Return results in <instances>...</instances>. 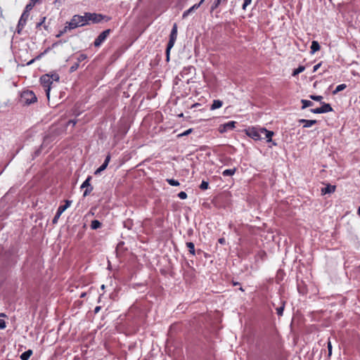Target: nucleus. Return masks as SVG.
I'll use <instances>...</instances> for the list:
<instances>
[{
  "mask_svg": "<svg viewBox=\"0 0 360 360\" xmlns=\"http://www.w3.org/2000/svg\"><path fill=\"white\" fill-rule=\"evenodd\" d=\"M88 25L87 18L84 15H75L69 22H68V27L69 30H73L78 27H82Z\"/></svg>",
  "mask_w": 360,
  "mask_h": 360,
  "instance_id": "1",
  "label": "nucleus"
},
{
  "mask_svg": "<svg viewBox=\"0 0 360 360\" xmlns=\"http://www.w3.org/2000/svg\"><path fill=\"white\" fill-rule=\"evenodd\" d=\"M60 129L53 127L51 128L48 133L44 136V140L41 148H43L44 146H46L51 142L53 141L60 134Z\"/></svg>",
  "mask_w": 360,
  "mask_h": 360,
  "instance_id": "2",
  "label": "nucleus"
},
{
  "mask_svg": "<svg viewBox=\"0 0 360 360\" xmlns=\"http://www.w3.org/2000/svg\"><path fill=\"white\" fill-rule=\"evenodd\" d=\"M4 257L7 265H14L18 260V250L16 248L12 247L5 252Z\"/></svg>",
  "mask_w": 360,
  "mask_h": 360,
  "instance_id": "3",
  "label": "nucleus"
},
{
  "mask_svg": "<svg viewBox=\"0 0 360 360\" xmlns=\"http://www.w3.org/2000/svg\"><path fill=\"white\" fill-rule=\"evenodd\" d=\"M85 18H87V22L91 21L93 23H99L103 20H105L106 22L110 20V18L103 15L101 13H85Z\"/></svg>",
  "mask_w": 360,
  "mask_h": 360,
  "instance_id": "4",
  "label": "nucleus"
},
{
  "mask_svg": "<svg viewBox=\"0 0 360 360\" xmlns=\"http://www.w3.org/2000/svg\"><path fill=\"white\" fill-rule=\"evenodd\" d=\"M21 102L26 105H30L37 101V98L34 93L30 90L22 91L20 96Z\"/></svg>",
  "mask_w": 360,
  "mask_h": 360,
  "instance_id": "5",
  "label": "nucleus"
},
{
  "mask_svg": "<svg viewBox=\"0 0 360 360\" xmlns=\"http://www.w3.org/2000/svg\"><path fill=\"white\" fill-rule=\"evenodd\" d=\"M40 82L44 88V91L46 92L47 98H49L51 85L52 84V81L51 80L50 75L46 74L44 75H42L40 77Z\"/></svg>",
  "mask_w": 360,
  "mask_h": 360,
  "instance_id": "6",
  "label": "nucleus"
},
{
  "mask_svg": "<svg viewBox=\"0 0 360 360\" xmlns=\"http://www.w3.org/2000/svg\"><path fill=\"white\" fill-rule=\"evenodd\" d=\"M112 32L110 29H107L103 31L95 39L94 41V46L95 47H99L106 40L110 34Z\"/></svg>",
  "mask_w": 360,
  "mask_h": 360,
  "instance_id": "7",
  "label": "nucleus"
},
{
  "mask_svg": "<svg viewBox=\"0 0 360 360\" xmlns=\"http://www.w3.org/2000/svg\"><path fill=\"white\" fill-rule=\"evenodd\" d=\"M261 131V128L252 127L246 130V134L255 141L262 140L263 137L262 136Z\"/></svg>",
  "mask_w": 360,
  "mask_h": 360,
  "instance_id": "8",
  "label": "nucleus"
},
{
  "mask_svg": "<svg viewBox=\"0 0 360 360\" xmlns=\"http://www.w3.org/2000/svg\"><path fill=\"white\" fill-rule=\"evenodd\" d=\"M29 15L30 13H27V11H23V13H22L16 27V32L18 34H20L21 33L22 29L26 25Z\"/></svg>",
  "mask_w": 360,
  "mask_h": 360,
  "instance_id": "9",
  "label": "nucleus"
},
{
  "mask_svg": "<svg viewBox=\"0 0 360 360\" xmlns=\"http://www.w3.org/2000/svg\"><path fill=\"white\" fill-rule=\"evenodd\" d=\"M91 176H88L86 180L81 185V188H85L83 193V197L88 196L93 191L94 187L91 185L90 181L91 180Z\"/></svg>",
  "mask_w": 360,
  "mask_h": 360,
  "instance_id": "10",
  "label": "nucleus"
},
{
  "mask_svg": "<svg viewBox=\"0 0 360 360\" xmlns=\"http://www.w3.org/2000/svg\"><path fill=\"white\" fill-rule=\"evenodd\" d=\"M262 134H264L263 139H266V142H272L273 145L276 146V143L272 141V136L274 133L272 131L267 130L266 128H261Z\"/></svg>",
  "mask_w": 360,
  "mask_h": 360,
  "instance_id": "11",
  "label": "nucleus"
},
{
  "mask_svg": "<svg viewBox=\"0 0 360 360\" xmlns=\"http://www.w3.org/2000/svg\"><path fill=\"white\" fill-rule=\"evenodd\" d=\"M110 160V155H108L105 157V159L103 163L95 171L94 174L98 175L101 172L104 171L107 168Z\"/></svg>",
  "mask_w": 360,
  "mask_h": 360,
  "instance_id": "12",
  "label": "nucleus"
},
{
  "mask_svg": "<svg viewBox=\"0 0 360 360\" xmlns=\"http://www.w3.org/2000/svg\"><path fill=\"white\" fill-rule=\"evenodd\" d=\"M336 188L335 186H332L330 184H327L326 187L321 188V194H330L335 192Z\"/></svg>",
  "mask_w": 360,
  "mask_h": 360,
  "instance_id": "13",
  "label": "nucleus"
},
{
  "mask_svg": "<svg viewBox=\"0 0 360 360\" xmlns=\"http://www.w3.org/2000/svg\"><path fill=\"white\" fill-rule=\"evenodd\" d=\"M236 122L234 121H230L227 123L224 124L223 125H221L223 129H221V131L224 132L233 129L236 127Z\"/></svg>",
  "mask_w": 360,
  "mask_h": 360,
  "instance_id": "14",
  "label": "nucleus"
},
{
  "mask_svg": "<svg viewBox=\"0 0 360 360\" xmlns=\"http://www.w3.org/2000/svg\"><path fill=\"white\" fill-rule=\"evenodd\" d=\"M300 123H303L304 128H308L311 127L312 125L315 124L317 121L316 120H305V119H300L298 121Z\"/></svg>",
  "mask_w": 360,
  "mask_h": 360,
  "instance_id": "15",
  "label": "nucleus"
},
{
  "mask_svg": "<svg viewBox=\"0 0 360 360\" xmlns=\"http://www.w3.org/2000/svg\"><path fill=\"white\" fill-rule=\"evenodd\" d=\"M200 7V4H194L188 10L185 11L182 14V18H186L191 13L194 12Z\"/></svg>",
  "mask_w": 360,
  "mask_h": 360,
  "instance_id": "16",
  "label": "nucleus"
},
{
  "mask_svg": "<svg viewBox=\"0 0 360 360\" xmlns=\"http://www.w3.org/2000/svg\"><path fill=\"white\" fill-rule=\"evenodd\" d=\"M175 41H176V40H172L171 39H169V40L167 43V48H166V60L167 62L169 60L170 50L174 46Z\"/></svg>",
  "mask_w": 360,
  "mask_h": 360,
  "instance_id": "17",
  "label": "nucleus"
},
{
  "mask_svg": "<svg viewBox=\"0 0 360 360\" xmlns=\"http://www.w3.org/2000/svg\"><path fill=\"white\" fill-rule=\"evenodd\" d=\"M72 201L70 200H65V205H60L57 210L58 212L63 214L72 204Z\"/></svg>",
  "mask_w": 360,
  "mask_h": 360,
  "instance_id": "18",
  "label": "nucleus"
},
{
  "mask_svg": "<svg viewBox=\"0 0 360 360\" xmlns=\"http://www.w3.org/2000/svg\"><path fill=\"white\" fill-rule=\"evenodd\" d=\"M51 48L48 47L46 48L43 52L39 53L38 56H37L34 58L32 59L30 61H29L27 65H31L32 64L35 60L41 59L45 54H46L49 51Z\"/></svg>",
  "mask_w": 360,
  "mask_h": 360,
  "instance_id": "19",
  "label": "nucleus"
},
{
  "mask_svg": "<svg viewBox=\"0 0 360 360\" xmlns=\"http://www.w3.org/2000/svg\"><path fill=\"white\" fill-rule=\"evenodd\" d=\"M321 103V106L320 108H321V113H326V112L333 111V108L329 103H326L324 102Z\"/></svg>",
  "mask_w": 360,
  "mask_h": 360,
  "instance_id": "20",
  "label": "nucleus"
},
{
  "mask_svg": "<svg viewBox=\"0 0 360 360\" xmlns=\"http://www.w3.org/2000/svg\"><path fill=\"white\" fill-rule=\"evenodd\" d=\"M176 37H177V25L176 23H174L172 27L170 35H169V39H171L172 40H176Z\"/></svg>",
  "mask_w": 360,
  "mask_h": 360,
  "instance_id": "21",
  "label": "nucleus"
},
{
  "mask_svg": "<svg viewBox=\"0 0 360 360\" xmlns=\"http://www.w3.org/2000/svg\"><path fill=\"white\" fill-rule=\"evenodd\" d=\"M321 46L318 41H313L311 45V53L314 54L320 49Z\"/></svg>",
  "mask_w": 360,
  "mask_h": 360,
  "instance_id": "22",
  "label": "nucleus"
},
{
  "mask_svg": "<svg viewBox=\"0 0 360 360\" xmlns=\"http://www.w3.org/2000/svg\"><path fill=\"white\" fill-rule=\"evenodd\" d=\"M32 349H28L25 352H24L23 353L21 354L20 358L21 360H28L30 359V357L31 356V355L32 354Z\"/></svg>",
  "mask_w": 360,
  "mask_h": 360,
  "instance_id": "23",
  "label": "nucleus"
},
{
  "mask_svg": "<svg viewBox=\"0 0 360 360\" xmlns=\"http://www.w3.org/2000/svg\"><path fill=\"white\" fill-rule=\"evenodd\" d=\"M223 105V102L220 100H214L213 101V103L210 107V109L212 110H216V109H218L219 108H221Z\"/></svg>",
  "mask_w": 360,
  "mask_h": 360,
  "instance_id": "24",
  "label": "nucleus"
},
{
  "mask_svg": "<svg viewBox=\"0 0 360 360\" xmlns=\"http://www.w3.org/2000/svg\"><path fill=\"white\" fill-rule=\"evenodd\" d=\"M236 170H237V169L236 167H234L233 169H225V170L223 171L222 175L224 176H232V175H233L236 173Z\"/></svg>",
  "mask_w": 360,
  "mask_h": 360,
  "instance_id": "25",
  "label": "nucleus"
},
{
  "mask_svg": "<svg viewBox=\"0 0 360 360\" xmlns=\"http://www.w3.org/2000/svg\"><path fill=\"white\" fill-rule=\"evenodd\" d=\"M102 224L97 219H94L91 221V228L93 230L98 229L101 227Z\"/></svg>",
  "mask_w": 360,
  "mask_h": 360,
  "instance_id": "26",
  "label": "nucleus"
},
{
  "mask_svg": "<svg viewBox=\"0 0 360 360\" xmlns=\"http://www.w3.org/2000/svg\"><path fill=\"white\" fill-rule=\"evenodd\" d=\"M305 70V67L303 65H300L297 68L293 70L292 76L295 77L300 73L302 72Z\"/></svg>",
  "mask_w": 360,
  "mask_h": 360,
  "instance_id": "27",
  "label": "nucleus"
},
{
  "mask_svg": "<svg viewBox=\"0 0 360 360\" xmlns=\"http://www.w3.org/2000/svg\"><path fill=\"white\" fill-rule=\"evenodd\" d=\"M186 247L188 248L189 252L194 255L195 254V245L192 242H187Z\"/></svg>",
  "mask_w": 360,
  "mask_h": 360,
  "instance_id": "28",
  "label": "nucleus"
},
{
  "mask_svg": "<svg viewBox=\"0 0 360 360\" xmlns=\"http://www.w3.org/2000/svg\"><path fill=\"white\" fill-rule=\"evenodd\" d=\"M301 103H302V109H304L314 105L312 101L305 99H302Z\"/></svg>",
  "mask_w": 360,
  "mask_h": 360,
  "instance_id": "29",
  "label": "nucleus"
},
{
  "mask_svg": "<svg viewBox=\"0 0 360 360\" xmlns=\"http://www.w3.org/2000/svg\"><path fill=\"white\" fill-rule=\"evenodd\" d=\"M347 87V85L345 84H341L336 86L335 89L333 91V94H336L338 92L344 90Z\"/></svg>",
  "mask_w": 360,
  "mask_h": 360,
  "instance_id": "30",
  "label": "nucleus"
},
{
  "mask_svg": "<svg viewBox=\"0 0 360 360\" xmlns=\"http://www.w3.org/2000/svg\"><path fill=\"white\" fill-rule=\"evenodd\" d=\"M123 225L124 228H127L129 230H130L133 226V221L130 219H128L124 221Z\"/></svg>",
  "mask_w": 360,
  "mask_h": 360,
  "instance_id": "31",
  "label": "nucleus"
},
{
  "mask_svg": "<svg viewBox=\"0 0 360 360\" xmlns=\"http://www.w3.org/2000/svg\"><path fill=\"white\" fill-rule=\"evenodd\" d=\"M36 4L32 0L30 1L29 4H27L25 8L24 11H27V13H30V11L32 9V8Z\"/></svg>",
  "mask_w": 360,
  "mask_h": 360,
  "instance_id": "32",
  "label": "nucleus"
},
{
  "mask_svg": "<svg viewBox=\"0 0 360 360\" xmlns=\"http://www.w3.org/2000/svg\"><path fill=\"white\" fill-rule=\"evenodd\" d=\"M166 181L170 186H178L180 184L177 180L174 179H167Z\"/></svg>",
  "mask_w": 360,
  "mask_h": 360,
  "instance_id": "33",
  "label": "nucleus"
},
{
  "mask_svg": "<svg viewBox=\"0 0 360 360\" xmlns=\"http://www.w3.org/2000/svg\"><path fill=\"white\" fill-rule=\"evenodd\" d=\"M327 347H328V357L330 359L332 355V349H333V346H332L330 339H328V341L327 342Z\"/></svg>",
  "mask_w": 360,
  "mask_h": 360,
  "instance_id": "34",
  "label": "nucleus"
},
{
  "mask_svg": "<svg viewBox=\"0 0 360 360\" xmlns=\"http://www.w3.org/2000/svg\"><path fill=\"white\" fill-rule=\"evenodd\" d=\"M200 188L202 191H205V190H207L209 187V183L208 181H202L200 185Z\"/></svg>",
  "mask_w": 360,
  "mask_h": 360,
  "instance_id": "35",
  "label": "nucleus"
},
{
  "mask_svg": "<svg viewBox=\"0 0 360 360\" xmlns=\"http://www.w3.org/2000/svg\"><path fill=\"white\" fill-rule=\"evenodd\" d=\"M284 307H285V304L283 303L282 306L276 308V313H277L278 316H281L283 315V311H284Z\"/></svg>",
  "mask_w": 360,
  "mask_h": 360,
  "instance_id": "36",
  "label": "nucleus"
},
{
  "mask_svg": "<svg viewBox=\"0 0 360 360\" xmlns=\"http://www.w3.org/2000/svg\"><path fill=\"white\" fill-rule=\"evenodd\" d=\"M309 98L313 101H316L322 103L321 100L323 99V96H321L310 95Z\"/></svg>",
  "mask_w": 360,
  "mask_h": 360,
  "instance_id": "37",
  "label": "nucleus"
},
{
  "mask_svg": "<svg viewBox=\"0 0 360 360\" xmlns=\"http://www.w3.org/2000/svg\"><path fill=\"white\" fill-rule=\"evenodd\" d=\"M221 3V0H215L211 6V11L216 9Z\"/></svg>",
  "mask_w": 360,
  "mask_h": 360,
  "instance_id": "38",
  "label": "nucleus"
},
{
  "mask_svg": "<svg viewBox=\"0 0 360 360\" xmlns=\"http://www.w3.org/2000/svg\"><path fill=\"white\" fill-rule=\"evenodd\" d=\"M86 58V55L84 54V53H81L79 54L77 58V63H81L82 61L84 60Z\"/></svg>",
  "mask_w": 360,
  "mask_h": 360,
  "instance_id": "39",
  "label": "nucleus"
},
{
  "mask_svg": "<svg viewBox=\"0 0 360 360\" xmlns=\"http://www.w3.org/2000/svg\"><path fill=\"white\" fill-rule=\"evenodd\" d=\"M68 30H69V27H68V25L65 26V27L59 32V33L56 35V37H60L63 34H64Z\"/></svg>",
  "mask_w": 360,
  "mask_h": 360,
  "instance_id": "40",
  "label": "nucleus"
},
{
  "mask_svg": "<svg viewBox=\"0 0 360 360\" xmlns=\"http://www.w3.org/2000/svg\"><path fill=\"white\" fill-rule=\"evenodd\" d=\"M50 78H51V80L53 82V81H56L58 82L60 79V77L58 75V74L57 73H53L52 75H50Z\"/></svg>",
  "mask_w": 360,
  "mask_h": 360,
  "instance_id": "41",
  "label": "nucleus"
},
{
  "mask_svg": "<svg viewBox=\"0 0 360 360\" xmlns=\"http://www.w3.org/2000/svg\"><path fill=\"white\" fill-rule=\"evenodd\" d=\"M79 63H74L70 68V72H73L75 71H76L77 70V68H79Z\"/></svg>",
  "mask_w": 360,
  "mask_h": 360,
  "instance_id": "42",
  "label": "nucleus"
},
{
  "mask_svg": "<svg viewBox=\"0 0 360 360\" xmlns=\"http://www.w3.org/2000/svg\"><path fill=\"white\" fill-rule=\"evenodd\" d=\"M61 214H62L60 213L59 212H58V211L56 212V215L54 216V217H53V219L52 220L53 224H56L58 222V220L60 218Z\"/></svg>",
  "mask_w": 360,
  "mask_h": 360,
  "instance_id": "43",
  "label": "nucleus"
},
{
  "mask_svg": "<svg viewBox=\"0 0 360 360\" xmlns=\"http://www.w3.org/2000/svg\"><path fill=\"white\" fill-rule=\"evenodd\" d=\"M178 197L180 198V199H182V200H184L187 198V194L186 192L184 191H181L178 193Z\"/></svg>",
  "mask_w": 360,
  "mask_h": 360,
  "instance_id": "44",
  "label": "nucleus"
},
{
  "mask_svg": "<svg viewBox=\"0 0 360 360\" xmlns=\"http://www.w3.org/2000/svg\"><path fill=\"white\" fill-rule=\"evenodd\" d=\"M46 20V17H42L41 20L37 23L36 28H39L42 25L44 24V22Z\"/></svg>",
  "mask_w": 360,
  "mask_h": 360,
  "instance_id": "45",
  "label": "nucleus"
},
{
  "mask_svg": "<svg viewBox=\"0 0 360 360\" xmlns=\"http://www.w3.org/2000/svg\"><path fill=\"white\" fill-rule=\"evenodd\" d=\"M252 0H244L243 4L242 6V8L243 10L246 9V7L251 4Z\"/></svg>",
  "mask_w": 360,
  "mask_h": 360,
  "instance_id": "46",
  "label": "nucleus"
},
{
  "mask_svg": "<svg viewBox=\"0 0 360 360\" xmlns=\"http://www.w3.org/2000/svg\"><path fill=\"white\" fill-rule=\"evenodd\" d=\"M310 111L315 114H321V108H311L310 109Z\"/></svg>",
  "mask_w": 360,
  "mask_h": 360,
  "instance_id": "47",
  "label": "nucleus"
},
{
  "mask_svg": "<svg viewBox=\"0 0 360 360\" xmlns=\"http://www.w3.org/2000/svg\"><path fill=\"white\" fill-rule=\"evenodd\" d=\"M192 130H193L192 129H188L186 130L184 132H183L182 134H179L178 136H187L192 131Z\"/></svg>",
  "mask_w": 360,
  "mask_h": 360,
  "instance_id": "48",
  "label": "nucleus"
},
{
  "mask_svg": "<svg viewBox=\"0 0 360 360\" xmlns=\"http://www.w3.org/2000/svg\"><path fill=\"white\" fill-rule=\"evenodd\" d=\"M6 327V322L4 319H0V329H4Z\"/></svg>",
  "mask_w": 360,
  "mask_h": 360,
  "instance_id": "49",
  "label": "nucleus"
},
{
  "mask_svg": "<svg viewBox=\"0 0 360 360\" xmlns=\"http://www.w3.org/2000/svg\"><path fill=\"white\" fill-rule=\"evenodd\" d=\"M321 63H319L315 65L313 68V72H314L317 71V70L321 67Z\"/></svg>",
  "mask_w": 360,
  "mask_h": 360,
  "instance_id": "50",
  "label": "nucleus"
},
{
  "mask_svg": "<svg viewBox=\"0 0 360 360\" xmlns=\"http://www.w3.org/2000/svg\"><path fill=\"white\" fill-rule=\"evenodd\" d=\"M76 123H77V121H76V120H69V121L68 122L67 125H69V124H72V126L74 127V126L76 124Z\"/></svg>",
  "mask_w": 360,
  "mask_h": 360,
  "instance_id": "51",
  "label": "nucleus"
},
{
  "mask_svg": "<svg viewBox=\"0 0 360 360\" xmlns=\"http://www.w3.org/2000/svg\"><path fill=\"white\" fill-rule=\"evenodd\" d=\"M218 242L221 244V245H224L226 244V240L224 238H220L219 240H218Z\"/></svg>",
  "mask_w": 360,
  "mask_h": 360,
  "instance_id": "52",
  "label": "nucleus"
},
{
  "mask_svg": "<svg viewBox=\"0 0 360 360\" xmlns=\"http://www.w3.org/2000/svg\"><path fill=\"white\" fill-rule=\"evenodd\" d=\"M191 70H195V68L193 66H189L187 68H184V72L185 71H191Z\"/></svg>",
  "mask_w": 360,
  "mask_h": 360,
  "instance_id": "53",
  "label": "nucleus"
},
{
  "mask_svg": "<svg viewBox=\"0 0 360 360\" xmlns=\"http://www.w3.org/2000/svg\"><path fill=\"white\" fill-rule=\"evenodd\" d=\"M101 307H100V306L96 307L94 309V313L95 314L98 313V311L101 310Z\"/></svg>",
  "mask_w": 360,
  "mask_h": 360,
  "instance_id": "54",
  "label": "nucleus"
},
{
  "mask_svg": "<svg viewBox=\"0 0 360 360\" xmlns=\"http://www.w3.org/2000/svg\"><path fill=\"white\" fill-rule=\"evenodd\" d=\"M64 1H65V0H56V1H54V4H63Z\"/></svg>",
  "mask_w": 360,
  "mask_h": 360,
  "instance_id": "55",
  "label": "nucleus"
},
{
  "mask_svg": "<svg viewBox=\"0 0 360 360\" xmlns=\"http://www.w3.org/2000/svg\"><path fill=\"white\" fill-rule=\"evenodd\" d=\"M41 153V150L40 149H38L35 152H34V155L35 156H38Z\"/></svg>",
  "mask_w": 360,
  "mask_h": 360,
  "instance_id": "56",
  "label": "nucleus"
},
{
  "mask_svg": "<svg viewBox=\"0 0 360 360\" xmlns=\"http://www.w3.org/2000/svg\"><path fill=\"white\" fill-rule=\"evenodd\" d=\"M233 285L234 286H236V285H240V283L239 282H235V281H233Z\"/></svg>",
  "mask_w": 360,
  "mask_h": 360,
  "instance_id": "57",
  "label": "nucleus"
},
{
  "mask_svg": "<svg viewBox=\"0 0 360 360\" xmlns=\"http://www.w3.org/2000/svg\"><path fill=\"white\" fill-rule=\"evenodd\" d=\"M199 105H200V103H196L193 105L192 108H195V107L199 106Z\"/></svg>",
  "mask_w": 360,
  "mask_h": 360,
  "instance_id": "58",
  "label": "nucleus"
},
{
  "mask_svg": "<svg viewBox=\"0 0 360 360\" xmlns=\"http://www.w3.org/2000/svg\"><path fill=\"white\" fill-rule=\"evenodd\" d=\"M6 315L4 313H0V317H6Z\"/></svg>",
  "mask_w": 360,
  "mask_h": 360,
  "instance_id": "59",
  "label": "nucleus"
},
{
  "mask_svg": "<svg viewBox=\"0 0 360 360\" xmlns=\"http://www.w3.org/2000/svg\"><path fill=\"white\" fill-rule=\"evenodd\" d=\"M86 295V292H82L80 295V297H84Z\"/></svg>",
  "mask_w": 360,
  "mask_h": 360,
  "instance_id": "60",
  "label": "nucleus"
},
{
  "mask_svg": "<svg viewBox=\"0 0 360 360\" xmlns=\"http://www.w3.org/2000/svg\"><path fill=\"white\" fill-rule=\"evenodd\" d=\"M357 214L360 216V206L358 207Z\"/></svg>",
  "mask_w": 360,
  "mask_h": 360,
  "instance_id": "61",
  "label": "nucleus"
},
{
  "mask_svg": "<svg viewBox=\"0 0 360 360\" xmlns=\"http://www.w3.org/2000/svg\"><path fill=\"white\" fill-rule=\"evenodd\" d=\"M41 0H32V1L34 2L35 4L39 2Z\"/></svg>",
  "mask_w": 360,
  "mask_h": 360,
  "instance_id": "62",
  "label": "nucleus"
},
{
  "mask_svg": "<svg viewBox=\"0 0 360 360\" xmlns=\"http://www.w3.org/2000/svg\"><path fill=\"white\" fill-rule=\"evenodd\" d=\"M192 232H193V230H192V229H189V230H188V234H191V233H192Z\"/></svg>",
  "mask_w": 360,
  "mask_h": 360,
  "instance_id": "63",
  "label": "nucleus"
},
{
  "mask_svg": "<svg viewBox=\"0 0 360 360\" xmlns=\"http://www.w3.org/2000/svg\"><path fill=\"white\" fill-rule=\"evenodd\" d=\"M205 0H201L198 4H200V6L203 3Z\"/></svg>",
  "mask_w": 360,
  "mask_h": 360,
  "instance_id": "64",
  "label": "nucleus"
}]
</instances>
